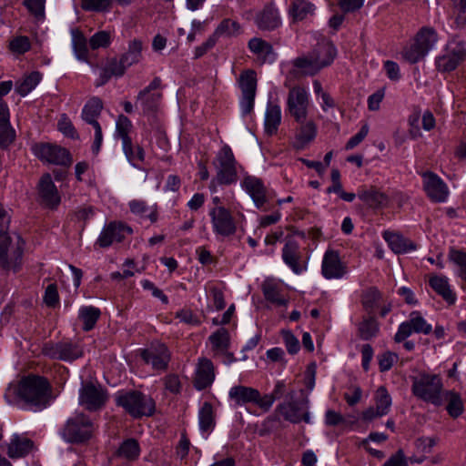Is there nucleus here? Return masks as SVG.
I'll return each instance as SVG.
<instances>
[{
    "mask_svg": "<svg viewBox=\"0 0 466 466\" xmlns=\"http://www.w3.org/2000/svg\"><path fill=\"white\" fill-rule=\"evenodd\" d=\"M382 466H408L404 451L401 449L398 450Z\"/></svg>",
    "mask_w": 466,
    "mask_h": 466,
    "instance_id": "nucleus-64",
    "label": "nucleus"
},
{
    "mask_svg": "<svg viewBox=\"0 0 466 466\" xmlns=\"http://www.w3.org/2000/svg\"><path fill=\"white\" fill-rule=\"evenodd\" d=\"M301 258L298 242L289 240L282 248V259L298 275L306 270V265L302 263Z\"/></svg>",
    "mask_w": 466,
    "mask_h": 466,
    "instance_id": "nucleus-26",
    "label": "nucleus"
},
{
    "mask_svg": "<svg viewBox=\"0 0 466 466\" xmlns=\"http://www.w3.org/2000/svg\"><path fill=\"white\" fill-rule=\"evenodd\" d=\"M438 41V34L433 27L423 26L417 33L414 43L402 51L403 58L410 64L421 60Z\"/></svg>",
    "mask_w": 466,
    "mask_h": 466,
    "instance_id": "nucleus-7",
    "label": "nucleus"
},
{
    "mask_svg": "<svg viewBox=\"0 0 466 466\" xmlns=\"http://www.w3.org/2000/svg\"><path fill=\"white\" fill-rule=\"evenodd\" d=\"M208 340L214 351L225 352L230 345L229 332L227 329L220 328L208 337Z\"/></svg>",
    "mask_w": 466,
    "mask_h": 466,
    "instance_id": "nucleus-43",
    "label": "nucleus"
},
{
    "mask_svg": "<svg viewBox=\"0 0 466 466\" xmlns=\"http://www.w3.org/2000/svg\"><path fill=\"white\" fill-rule=\"evenodd\" d=\"M15 139V131L10 124L9 107L0 100V147L7 148Z\"/></svg>",
    "mask_w": 466,
    "mask_h": 466,
    "instance_id": "nucleus-27",
    "label": "nucleus"
},
{
    "mask_svg": "<svg viewBox=\"0 0 466 466\" xmlns=\"http://www.w3.org/2000/svg\"><path fill=\"white\" fill-rule=\"evenodd\" d=\"M95 430L94 422L86 415L76 413L66 420L60 435L68 443L80 444L88 441Z\"/></svg>",
    "mask_w": 466,
    "mask_h": 466,
    "instance_id": "nucleus-5",
    "label": "nucleus"
},
{
    "mask_svg": "<svg viewBox=\"0 0 466 466\" xmlns=\"http://www.w3.org/2000/svg\"><path fill=\"white\" fill-rule=\"evenodd\" d=\"M256 25L261 30L271 31L281 25L278 9L273 5H266L256 16Z\"/></svg>",
    "mask_w": 466,
    "mask_h": 466,
    "instance_id": "nucleus-30",
    "label": "nucleus"
},
{
    "mask_svg": "<svg viewBox=\"0 0 466 466\" xmlns=\"http://www.w3.org/2000/svg\"><path fill=\"white\" fill-rule=\"evenodd\" d=\"M45 3L46 0H25L24 5L27 7L29 12L35 15L37 20H42L45 17Z\"/></svg>",
    "mask_w": 466,
    "mask_h": 466,
    "instance_id": "nucleus-60",
    "label": "nucleus"
},
{
    "mask_svg": "<svg viewBox=\"0 0 466 466\" xmlns=\"http://www.w3.org/2000/svg\"><path fill=\"white\" fill-rule=\"evenodd\" d=\"M25 241L20 235L0 237V268L14 273L20 270L23 264Z\"/></svg>",
    "mask_w": 466,
    "mask_h": 466,
    "instance_id": "nucleus-3",
    "label": "nucleus"
},
{
    "mask_svg": "<svg viewBox=\"0 0 466 466\" xmlns=\"http://www.w3.org/2000/svg\"><path fill=\"white\" fill-rule=\"evenodd\" d=\"M240 33V25L237 21L226 18L220 22L212 35L218 41L220 36L232 37L238 35Z\"/></svg>",
    "mask_w": 466,
    "mask_h": 466,
    "instance_id": "nucleus-44",
    "label": "nucleus"
},
{
    "mask_svg": "<svg viewBox=\"0 0 466 466\" xmlns=\"http://www.w3.org/2000/svg\"><path fill=\"white\" fill-rule=\"evenodd\" d=\"M35 448L34 441L23 435L14 434L7 448V454L11 459L23 458L28 455Z\"/></svg>",
    "mask_w": 466,
    "mask_h": 466,
    "instance_id": "nucleus-31",
    "label": "nucleus"
},
{
    "mask_svg": "<svg viewBox=\"0 0 466 466\" xmlns=\"http://www.w3.org/2000/svg\"><path fill=\"white\" fill-rule=\"evenodd\" d=\"M128 206L133 214L143 218H147L152 223L157 220L156 206L149 207L147 205L146 201L140 199H133L129 201Z\"/></svg>",
    "mask_w": 466,
    "mask_h": 466,
    "instance_id": "nucleus-41",
    "label": "nucleus"
},
{
    "mask_svg": "<svg viewBox=\"0 0 466 466\" xmlns=\"http://www.w3.org/2000/svg\"><path fill=\"white\" fill-rule=\"evenodd\" d=\"M103 109V102L97 97L90 98L82 109V119L95 128V139L92 146L93 152L98 153L103 141V134L100 124L97 121Z\"/></svg>",
    "mask_w": 466,
    "mask_h": 466,
    "instance_id": "nucleus-12",
    "label": "nucleus"
},
{
    "mask_svg": "<svg viewBox=\"0 0 466 466\" xmlns=\"http://www.w3.org/2000/svg\"><path fill=\"white\" fill-rule=\"evenodd\" d=\"M358 197L365 204L372 208H380L387 206L388 197L374 187L361 189L358 192Z\"/></svg>",
    "mask_w": 466,
    "mask_h": 466,
    "instance_id": "nucleus-36",
    "label": "nucleus"
},
{
    "mask_svg": "<svg viewBox=\"0 0 466 466\" xmlns=\"http://www.w3.org/2000/svg\"><path fill=\"white\" fill-rule=\"evenodd\" d=\"M199 428L202 431H212L215 427L213 407L209 402H204L198 412Z\"/></svg>",
    "mask_w": 466,
    "mask_h": 466,
    "instance_id": "nucleus-49",
    "label": "nucleus"
},
{
    "mask_svg": "<svg viewBox=\"0 0 466 466\" xmlns=\"http://www.w3.org/2000/svg\"><path fill=\"white\" fill-rule=\"evenodd\" d=\"M213 231L221 237H229L236 233L237 225L230 211L223 206L209 210Z\"/></svg>",
    "mask_w": 466,
    "mask_h": 466,
    "instance_id": "nucleus-15",
    "label": "nucleus"
},
{
    "mask_svg": "<svg viewBox=\"0 0 466 466\" xmlns=\"http://www.w3.org/2000/svg\"><path fill=\"white\" fill-rule=\"evenodd\" d=\"M445 400H447V412L448 414L456 419L460 417L464 411V405L461 395L453 390H448L444 394Z\"/></svg>",
    "mask_w": 466,
    "mask_h": 466,
    "instance_id": "nucleus-42",
    "label": "nucleus"
},
{
    "mask_svg": "<svg viewBox=\"0 0 466 466\" xmlns=\"http://www.w3.org/2000/svg\"><path fill=\"white\" fill-rule=\"evenodd\" d=\"M250 52L256 56V60L259 65L265 63H273L276 60V54L273 46L268 42L259 37H253L248 43Z\"/></svg>",
    "mask_w": 466,
    "mask_h": 466,
    "instance_id": "nucleus-28",
    "label": "nucleus"
},
{
    "mask_svg": "<svg viewBox=\"0 0 466 466\" xmlns=\"http://www.w3.org/2000/svg\"><path fill=\"white\" fill-rule=\"evenodd\" d=\"M448 258L459 268L458 277L466 281V252L451 248L449 250Z\"/></svg>",
    "mask_w": 466,
    "mask_h": 466,
    "instance_id": "nucleus-53",
    "label": "nucleus"
},
{
    "mask_svg": "<svg viewBox=\"0 0 466 466\" xmlns=\"http://www.w3.org/2000/svg\"><path fill=\"white\" fill-rule=\"evenodd\" d=\"M38 201L41 206L56 209L61 202L60 194L52 180L51 175L44 174L37 185Z\"/></svg>",
    "mask_w": 466,
    "mask_h": 466,
    "instance_id": "nucleus-18",
    "label": "nucleus"
},
{
    "mask_svg": "<svg viewBox=\"0 0 466 466\" xmlns=\"http://www.w3.org/2000/svg\"><path fill=\"white\" fill-rule=\"evenodd\" d=\"M44 301L51 308H55L59 303V295L56 284H50L46 287Z\"/></svg>",
    "mask_w": 466,
    "mask_h": 466,
    "instance_id": "nucleus-63",
    "label": "nucleus"
},
{
    "mask_svg": "<svg viewBox=\"0 0 466 466\" xmlns=\"http://www.w3.org/2000/svg\"><path fill=\"white\" fill-rule=\"evenodd\" d=\"M432 327L422 317L420 311H412L407 321L402 322L394 336V340L398 343L404 341L412 333L430 334Z\"/></svg>",
    "mask_w": 466,
    "mask_h": 466,
    "instance_id": "nucleus-14",
    "label": "nucleus"
},
{
    "mask_svg": "<svg viewBox=\"0 0 466 466\" xmlns=\"http://www.w3.org/2000/svg\"><path fill=\"white\" fill-rule=\"evenodd\" d=\"M42 353L52 360L71 362L83 356V350L77 343L64 340L44 344Z\"/></svg>",
    "mask_w": 466,
    "mask_h": 466,
    "instance_id": "nucleus-11",
    "label": "nucleus"
},
{
    "mask_svg": "<svg viewBox=\"0 0 466 466\" xmlns=\"http://www.w3.org/2000/svg\"><path fill=\"white\" fill-rule=\"evenodd\" d=\"M51 387L46 379L29 375L18 384L17 396L35 410L46 408L49 402Z\"/></svg>",
    "mask_w": 466,
    "mask_h": 466,
    "instance_id": "nucleus-1",
    "label": "nucleus"
},
{
    "mask_svg": "<svg viewBox=\"0 0 466 466\" xmlns=\"http://www.w3.org/2000/svg\"><path fill=\"white\" fill-rule=\"evenodd\" d=\"M239 87L241 89L240 108L242 115L246 116L252 112L254 107L257 78L253 70L243 72L239 76Z\"/></svg>",
    "mask_w": 466,
    "mask_h": 466,
    "instance_id": "nucleus-16",
    "label": "nucleus"
},
{
    "mask_svg": "<svg viewBox=\"0 0 466 466\" xmlns=\"http://www.w3.org/2000/svg\"><path fill=\"white\" fill-rule=\"evenodd\" d=\"M79 319L83 322V329L91 330L100 317V310L93 306L82 307L79 309Z\"/></svg>",
    "mask_w": 466,
    "mask_h": 466,
    "instance_id": "nucleus-48",
    "label": "nucleus"
},
{
    "mask_svg": "<svg viewBox=\"0 0 466 466\" xmlns=\"http://www.w3.org/2000/svg\"><path fill=\"white\" fill-rule=\"evenodd\" d=\"M139 452L138 442L135 439H127L120 444L116 455L128 461H134L137 459Z\"/></svg>",
    "mask_w": 466,
    "mask_h": 466,
    "instance_id": "nucleus-51",
    "label": "nucleus"
},
{
    "mask_svg": "<svg viewBox=\"0 0 466 466\" xmlns=\"http://www.w3.org/2000/svg\"><path fill=\"white\" fill-rule=\"evenodd\" d=\"M379 331V324L373 317L364 319L358 327L359 336L363 340L371 339L378 335Z\"/></svg>",
    "mask_w": 466,
    "mask_h": 466,
    "instance_id": "nucleus-50",
    "label": "nucleus"
},
{
    "mask_svg": "<svg viewBox=\"0 0 466 466\" xmlns=\"http://www.w3.org/2000/svg\"><path fill=\"white\" fill-rule=\"evenodd\" d=\"M112 0H82L81 7L86 11L105 12L110 9Z\"/></svg>",
    "mask_w": 466,
    "mask_h": 466,
    "instance_id": "nucleus-58",
    "label": "nucleus"
},
{
    "mask_svg": "<svg viewBox=\"0 0 466 466\" xmlns=\"http://www.w3.org/2000/svg\"><path fill=\"white\" fill-rule=\"evenodd\" d=\"M276 410L291 423H299L302 420L306 423H310L308 397H303L301 400H294V392H290L289 400L279 403Z\"/></svg>",
    "mask_w": 466,
    "mask_h": 466,
    "instance_id": "nucleus-9",
    "label": "nucleus"
},
{
    "mask_svg": "<svg viewBox=\"0 0 466 466\" xmlns=\"http://www.w3.org/2000/svg\"><path fill=\"white\" fill-rule=\"evenodd\" d=\"M321 272L325 279H342L348 273L347 265L341 261L339 252L327 250L324 254Z\"/></svg>",
    "mask_w": 466,
    "mask_h": 466,
    "instance_id": "nucleus-23",
    "label": "nucleus"
},
{
    "mask_svg": "<svg viewBox=\"0 0 466 466\" xmlns=\"http://www.w3.org/2000/svg\"><path fill=\"white\" fill-rule=\"evenodd\" d=\"M73 47L76 57L79 60L86 61L88 58L87 43L85 36L81 34L75 35L73 38Z\"/></svg>",
    "mask_w": 466,
    "mask_h": 466,
    "instance_id": "nucleus-56",
    "label": "nucleus"
},
{
    "mask_svg": "<svg viewBox=\"0 0 466 466\" xmlns=\"http://www.w3.org/2000/svg\"><path fill=\"white\" fill-rule=\"evenodd\" d=\"M265 299L276 306H287L289 299L283 294L282 288L274 280L267 279L261 286Z\"/></svg>",
    "mask_w": 466,
    "mask_h": 466,
    "instance_id": "nucleus-34",
    "label": "nucleus"
},
{
    "mask_svg": "<svg viewBox=\"0 0 466 466\" xmlns=\"http://www.w3.org/2000/svg\"><path fill=\"white\" fill-rule=\"evenodd\" d=\"M215 379V368L212 361L207 358H201L198 360L194 386L198 390L209 387Z\"/></svg>",
    "mask_w": 466,
    "mask_h": 466,
    "instance_id": "nucleus-29",
    "label": "nucleus"
},
{
    "mask_svg": "<svg viewBox=\"0 0 466 466\" xmlns=\"http://www.w3.org/2000/svg\"><path fill=\"white\" fill-rule=\"evenodd\" d=\"M322 68L329 66L334 60L337 50L335 46L328 39H321L310 51Z\"/></svg>",
    "mask_w": 466,
    "mask_h": 466,
    "instance_id": "nucleus-32",
    "label": "nucleus"
},
{
    "mask_svg": "<svg viewBox=\"0 0 466 466\" xmlns=\"http://www.w3.org/2000/svg\"><path fill=\"white\" fill-rule=\"evenodd\" d=\"M132 233V228L120 221L108 223L101 231L96 243L101 248H107L114 242L122 241L127 235Z\"/></svg>",
    "mask_w": 466,
    "mask_h": 466,
    "instance_id": "nucleus-22",
    "label": "nucleus"
},
{
    "mask_svg": "<svg viewBox=\"0 0 466 466\" xmlns=\"http://www.w3.org/2000/svg\"><path fill=\"white\" fill-rule=\"evenodd\" d=\"M146 363L151 364L155 370H166L170 360V353L166 345L154 343L141 354Z\"/></svg>",
    "mask_w": 466,
    "mask_h": 466,
    "instance_id": "nucleus-24",
    "label": "nucleus"
},
{
    "mask_svg": "<svg viewBox=\"0 0 466 466\" xmlns=\"http://www.w3.org/2000/svg\"><path fill=\"white\" fill-rule=\"evenodd\" d=\"M375 407L379 414L387 415L392 405V399L385 386H380L374 393Z\"/></svg>",
    "mask_w": 466,
    "mask_h": 466,
    "instance_id": "nucleus-46",
    "label": "nucleus"
},
{
    "mask_svg": "<svg viewBox=\"0 0 466 466\" xmlns=\"http://www.w3.org/2000/svg\"><path fill=\"white\" fill-rule=\"evenodd\" d=\"M383 237L394 253H407L416 249V245L402 235L386 231Z\"/></svg>",
    "mask_w": 466,
    "mask_h": 466,
    "instance_id": "nucleus-35",
    "label": "nucleus"
},
{
    "mask_svg": "<svg viewBox=\"0 0 466 466\" xmlns=\"http://www.w3.org/2000/svg\"><path fill=\"white\" fill-rule=\"evenodd\" d=\"M300 127L297 134L298 147L302 148L305 145L311 142L317 135V127L313 121L299 123Z\"/></svg>",
    "mask_w": 466,
    "mask_h": 466,
    "instance_id": "nucleus-45",
    "label": "nucleus"
},
{
    "mask_svg": "<svg viewBox=\"0 0 466 466\" xmlns=\"http://www.w3.org/2000/svg\"><path fill=\"white\" fill-rule=\"evenodd\" d=\"M132 127V122L127 116L124 115L118 116L116 123L115 137L120 138L122 143L131 140L132 138L129 134Z\"/></svg>",
    "mask_w": 466,
    "mask_h": 466,
    "instance_id": "nucleus-54",
    "label": "nucleus"
},
{
    "mask_svg": "<svg viewBox=\"0 0 466 466\" xmlns=\"http://www.w3.org/2000/svg\"><path fill=\"white\" fill-rule=\"evenodd\" d=\"M122 150L128 163L136 167L140 168V163L145 161L146 153L144 148L139 145H135L131 140L122 143Z\"/></svg>",
    "mask_w": 466,
    "mask_h": 466,
    "instance_id": "nucleus-39",
    "label": "nucleus"
},
{
    "mask_svg": "<svg viewBox=\"0 0 466 466\" xmlns=\"http://www.w3.org/2000/svg\"><path fill=\"white\" fill-rule=\"evenodd\" d=\"M309 106V95L300 86L289 89L287 97V110L298 123L306 121Z\"/></svg>",
    "mask_w": 466,
    "mask_h": 466,
    "instance_id": "nucleus-13",
    "label": "nucleus"
},
{
    "mask_svg": "<svg viewBox=\"0 0 466 466\" xmlns=\"http://www.w3.org/2000/svg\"><path fill=\"white\" fill-rule=\"evenodd\" d=\"M228 398L234 401L235 406L252 403L263 411H268L269 397H262L257 389L243 385L233 386L228 391Z\"/></svg>",
    "mask_w": 466,
    "mask_h": 466,
    "instance_id": "nucleus-10",
    "label": "nucleus"
},
{
    "mask_svg": "<svg viewBox=\"0 0 466 466\" xmlns=\"http://www.w3.org/2000/svg\"><path fill=\"white\" fill-rule=\"evenodd\" d=\"M465 59V44L454 38L448 42L444 53L436 57L435 65L438 71L448 73L455 70Z\"/></svg>",
    "mask_w": 466,
    "mask_h": 466,
    "instance_id": "nucleus-8",
    "label": "nucleus"
},
{
    "mask_svg": "<svg viewBox=\"0 0 466 466\" xmlns=\"http://www.w3.org/2000/svg\"><path fill=\"white\" fill-rule=\"evenodd\" d=\"M161 78L156 76L147 87L138 93L137 101L145 114L155 112L157 109L162 98L161 92L157 91L161 87Z\"/></svg>",
    "mask_w": 466,
    "mask_h": 466,
    "instance_id": "nucleus-21",
    "label": "nucleus"
},
{
    "mask_svg": "<svg viewBox=\"0 0 466 466\" xmlns=\"http://www.w3.org/2000/svg\"><path fill=\"white\" fill-rule=\"evenodd\" d=\"M107 400L106 391L92 382L83 384L79 390V402L88 410L101 409Z\"/></svg>",
    "mask_w": 466,
    "mask_h": 466,
    "instance_id": "nucleus-20",
    "label": "nucleus"
},
{
    "mask_svg": "<svg viewBox=\"0 0 466 466\" xmlns=\"http://www.w3.org/2000/svg\"><path fill=\"white\" fill-rule=\"evenodd\" d=\"M41 74L37 71L32 72L25 76L21 82L17 83L15 91L21 96H25L29 94L40 82Z\"/></svg>",
    "mask_w": 466,
    "mask_h": 466,
    "instance_id": "nucleus-52",
    "label": "nucleus"
},
{
    "mask_svg": "<svg viewBox=\"0 0 466 466\" xmlns=\"http://www.w3.org/2000/svg\"><path fill=\"white\" fill-rule=\"evenodd\" d=\"M398 356L390 351H386L378 356L379 369L381 372L388 371L397 361Z\"/></svg>",
    "mask_w": 466,
    "mask_h": 466,
    "instance_id": "nucleus-62",
    "label": "nucleus"
},
{
    "mask_svg": "<svg viewBox=\"0 0 466 466\" xmlns=\"http://www.w3.org/2000/svg\"><path fill=\"white\" fill-rule=\"evenodd\" d=\"M212 164L216 170V177L212 178L209 185L211 191H216L218 185H231L237 182L239 166L228 145H224L219 149Z\"/></svg>",
    "mask_w": 466,
    "mask_h": 466,
    "instance_id": "nucleus-2",
    "label": "nucleus"
},
{
    "mask_svg": "<svg viewBox=\"0 0 466 466\" xmlns=\"http://www.w3.org/2000/svg\"><path fill=\"white\" fill-rule=\"evenodd\" d=\"M442 389L443 384L438 375L422 373L419 377L412 379V394L435 406H441L442 404Z\"/></svg>",
    "mask_w": 466,
    "mask_h": 466,
    "instance_id": "nucleus-4",
    "label": "nucleus"
},
{
    "mask_svg": "<svg viewBox=\"0 0 466 466\" xmlns=\"http://www.w3.org/2000/svg\"><path fill=\"white\" fill-rule=\"evenodd\" d=\"M280 123H281L280 106L279 105H275L270 102L268 103L266 113H265V121H264L265 132L269 136L276 134Z\"/></svg>",
    "mask_w": 466,
    "mask_h": 466,
    "instance_id": "nucleus-37",
    "label": "nucleus"
},
{
    "mask_svg": "<svg viewBox=\"0 0 466 466\" xmlns=\"http://www.w3.org/2000/svg\"><path fill=\"white\" fill-rule=\"evenodd\" d=\"M104 67L107 72H109V74L116 77L122 76L127 68L123 63L121 57H112L108 59Z\"/></svg>",
    "mask_w": 466,
    "mask_h": 466,
    "instance_id": "nucleus-59",
    "label": "nucleus"
},
{
    "mask_svg": "<svg viewBox=\"0 0 466 466\" xmlns=\"http://www.w3.org/2000/svg\"><path fill=\"white\" fill-rule=\"evenodd\" d=\"M31 48V42L28 36L17 35L9 42V49L16 55H24Z\"/></svg>",
    "mask_w": 466,
    "mask_h": 466,
    "instance_id": "nucleus-55",
    "label": "nucleus"
},
{
    "mask_svg": "<svg viewBox=\"0 0 466 466\" xmlns=\"http://www.w3.org/2000/svg\"><path fill=\"white\" fill-rule=\"evenodd\" d=\"M111 43V35L107 31H99L93 35L89 39V46L93 50L100 47L106 48Z\"/></svg>",
    "mask_w": 466,
    "mask_h": 466,
    "instance_id": "nucleus-57",
    "label": "nucleus"
},
{
    "mask_svg": "<svg viewBox=\"0 0 466 466\" xmlns=\"http://www.w3.org/2000/svg\"><path fill=\"white\" fill-rule=\"evenodd\" d=\"M429 284L448 304L452 305L455 303L457 297L455 292L451 289L447 277L432 276L430 278Z\"/></svg>",
    "mask_w": 466,
    "mask_h": 466,
    "instance_id": "nucleus-33",
    "label": "nucleus"
},
{
    "mask_svg": "<svg viewBox=\"0 0 466 466\" xmlns=\"http://www.w3.org/2000/svg\"><path fill=\"white\" fill-rule=\"evenodd\" d=\"M242 187L251 197L258 208L263 209L264 211L268 209V208L266 207V204L268 202V197L261 179L251 176L246 177L242 182Z\"/></svg>",
    "mask_w": 466,
    "mask_h": 466,
    "instance_id": "nucleus-25",
    "label": "nucleus"
},
{
    "mask_svg": "<svg viewBox=\"0 0 466 466\" xmlns=\"http://www.w3.org/2000/svg\"><path fill=\"white\" fill-rule=\"evenodd\" d=\"M316 6L309 0H293L289 14L294 21H302L309 15H313Z\"/></svg>",
    "mask_w": 466,
    "mask_h": 466,
    "instance_id": "nucleus-38",
    "label": "nucleus"
},
{
    "mask_svg": "<svg viewBox=\"0 0 466 466\" xmlns=\"http://www.w3.org/2000/svg\"><path fill=\"white\" fill-rule=\"evenodd\" d=\"M293 66L303 75L314 76L319 73L322 67L309 52L307 56H302L293 60Z\"/></svg>",
    "mask_w": 466,
    "mask_h": 466,
    "instance_id": "nucleus-40",
    "label": "nucleus"
},
{
    "mask_svg": "<svg viewBox=\"0 0 466 466\" xmlns=\"http://www.w3.org/2000/svg\"><path fill=\"white\" fill-rule=\"evenodd\" d=\"M116 402L134 418L151 416L155 411V401L137 390L117 392Z\"/></svg>",
    "mask_w": 466,
    "mask_h": 466,
    "instance_id": "nucleus-6",
    "label": "nucleus"
},
{
    "mask_svg": "<svg viewBox=\"0 0 466 466\" xmlns=\"http://www.w3.org/2000/svg\"><path fill=\"white\" fill-rule=\"evenodd\" d=\"M35 155L41 160L58 166H70L72 157L69 151L52 144H38L34 147Z\"/></svg>",
    "mask_w": 466,
    "mask_h": 466,
    "instance_id": "nucleus-17",
    "label": "nucleus"
},
{
    "mask_svg": "<svg viewBox=\"0 0 466 466\" xmlns=\"http://www.w3.org/2000/svg\"><path fill=\"white\" fill-rule=\"evenodd\" d=\"M455 10V23L457 26L466 25V0H451Z\"/></svg>",
    "mask_w": 466,
    "mask_h": 466,
    "instance_id": "nucleus-61",
    "label": "nucleus"
},
{
    "mask_svg": "<svg viewBox=\"0 0 466 466\" xmlns=\"http://www.w3.org/2000/svg\"><path fill=\"white\" fill-rule=\"evenodd\" d=\"M423 189L427 197L435 203L445 202L449 196L446 183L435 173L426 171L421 174Z\"/></svg>",
    "mask_w": 466,
    "mask_h": 466,
    "instance_id": "nucleus-19",
    "label": "nucleus"
},
{
    "mask_svg": "<svg viewBox=\"0 0 466 466\" xmlns=\"http://www.w3.org/2000/svg\"><path fill=\"white\" fill-rule=\"evenodd\" d=\"M120 57L127 68L137 64L142 57V42L137 39L131 41L128 45L127 51Z\"/></svg>",
    "mask_w": 466,
    "mask_h": 466,
    "instance_id": "nucleus-47",
    "label": "nucleus"
}]
</instances>
